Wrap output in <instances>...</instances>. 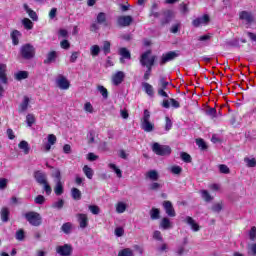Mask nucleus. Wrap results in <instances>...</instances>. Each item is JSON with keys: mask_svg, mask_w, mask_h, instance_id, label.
I'll use <instances>...</instances> for the list:
<instances>
[{"mask_svg": "<svg viewBox=\"0 0 256 256\" xmlns=\"http://www.w3.org/2000/svg\"><path fill=\"white\" fill-rule=\"evenodd\" d=\"M34 179L38 183V185H43L47 182V174H45L41 170H37L34 172Z\"/></svg>", "mask_w": 256, "mask_h": 256, "instance_id": "2eb2a0df", "label": "nucleus"}, {"mask_svg": "<svg viewBox=\"0 0 256 256\" xmlns=\"http://www.w3.org/2000/svg\"><path fill=\"white\" fill-rule=\"evenodd\" d=\"M1 221L2 223H7L9 221V215H11V211L7 207H3L0 211Z\"/></svg>", "mask_w": 256, "mask_h": 256, "instance_id": "b1692460", "label": "nucleus"}, {"mask_svg": "<svg viewBox=\"0 0 256 256\" xmlns=\"http://www.w3.org/2000/svg\"><path fill=\"white\" fill-rule=\"evenodd\" d=\"M160 227H162V229H171L173 226L171 225V220H169V218H163L160 222Z\"/></svg>", "mask_w": 256, "mask_h": 256, "instance_id": "e433bc0d", "label": "nucleus"}, {"mask_svg": "<svg viewBox=\"0 0 256 256\" xmlns=\"http://www.w3.org/2000/svg\"><path fill=\"white\" fill-rule=\"evenodd\" d=\"M88 137V143H95V131H90L87 135Z\"/></svg>", "mask_w": 256, "mask_h": 256, "instance_id": "69168bd1", "label": "nucleus"}, {"mask_svg": "<svg viewBox=\"0 0 256 256\" xmlns=\"http://www.w3.org/2000/svg\"><path fill=\"white\" fill-rule=\"evenodd\" d=\"M29 107V97L24 96L22 103L19 106V112L24 113Z\"/></svg>", "mask_w": 256, "mask_h": 256, "instance_id": "c756f323", "label": "nucleus"}, {"mask_svg": "<svg viewBox=\"0 0 256 256\" xmlns=\"http://www.w3.org/2000/svg\"><path fill=\"white\" fill-rule=\"evenodd\" d=\"M180 157L184 163H191V155L187 154L186 152H181Z\"/></svg>", "mask_w": 256, "mask_h": 256, "instance_id": "6e6d98bb", "label": "nucleus"}, {"mask_svg": "<svg viewBox=\"0 0 256 256\" xmlns=\"http://www.w3.org/2000/svg\"><path fill=\"white\" fill-rule=\"evenodd\" d=\"M27 77H29V72L27 71H19L14 74L16 81H23V79H27Z\"/></svg>", "mask_w": 256, "mask_h": 256, "instance_id": "c85d7f7f", "label": "nucleus"}, {"mask_svg": "<svg viewBox=\"0 0 256 256\" xmlns=\"http://www.w3.org/2000/svg\"><path fill=\"white\" fill-rule=\"evenodd\" d=\"M51 177L54 178V183L61 181V170H59V168H54Z\"/></svg>", "mask_w": 256, "mask_h": 256, "instance_id": "c9c22d12", "label": "nucleus"}, {"mask_svg": "<svg viewBox=\"0 0 256 256\" xmlns=\"http://www.w3.org/2000/svg\"><path fill=\"white\" fill-rule=\"evenodd\" d=\"M143 89L149 97H153L155 95V90H153V86L147 82L142 83Z\"/></svg>", "mask_w": 256, "mask_h": 256, "instance_id": "bb28decb", "label": "nucleus"}, {"mask_svg": "<svg viewBox=\"0 0 256 256\" xmlns=\"http://www.w3.org/2000/svg\"><path fill=\"white\" fill-rule=\"evenodd\" d=\"M200 193H201L202 199H204V201H206V203H211V201H213V196H211V194H209V191L201 190Z\"/></svg>", "mask_w": 256, "mask_h": 256, "instance_id": "473e14b6", "label": "nucleus"}, {"mask_svg": "<svg viewBox=\"0 0 256 256\" xmlns=\"http://www.w3.org/2000/svg\"><path fill=\"white\" fill-rule=\"evenodd\" d=\"M76 217H77L80 229H87V227L89 226V217L87 216V214L79 213L76 215Z\"/></svg>", "mask_w": 256, "mask_h": 256, "instance_id": "ddd939ff", "label": "nucleus"}, {"mask_svg": "<svg viewBox=\"0 0 256 256\" xmlns=\"http://www.w3.org/2000/svg\"><path fill=\"white\" fill-rule=\"evenodd\" d=\"M185 223H187V225H190L192 231H199L201 229V227L199 226V224L195 221V219H193L192 217L190 216H187L185 218Z\"/></svg>", "mask_w": 256, "mask_h": 256, "instance_id": "6ab92c4d", "label": "nucleus"}, {"mask_svg": "<svg viewBox=\"0 0 256 256\" xmlns=\"http://www.w3.org/2000/svg\"><path fill=\"white\" fill-rule=\"evenodd\" d=\"M163 207H164L168 217H175L177 215L175 213V208H173V204L171 203V201H164Z\"/></svg>", "mask_w": 256, "mask_h": 256, "instance_id": "a211bd4d", "label": "nucleus"}, {"mask_svg": "<svg viewBox=\"0 0 256 256\" xmlns=\"http://www.w3.org/2000/svg\"><path fill=\"white\" fill-rule=\"evenodd\" d=\"M47 139L48 143L43 146V151L49 153V151H51V146L57 143V136H55L54 134H49Z\"/></svg>", "mask_w": 256, "mask_h": 256, "instance_id": "f3484780", "label": "nucleus"}, {"mask_svg": "<svg viewBox=\"0 0 256 256\" xmlns=\"http://www.w3.org/2000/svg\"><path fill=\"white\" fill-rule=\"evenodd\" d=\"M99 53H101L99 45H93L90 47V55H92V57H97Z\"/></svg>", "mask_w": 256, "mask_h": 256, "instance_id": "4c0bfd02", "label": "nucleus"}, {"mask_svg": "<svg viewBox=\"0 0 256 256\" xmlns=\"http://www.w3.org/2000/svg\"><path fill=\"white\" fill-rule=\"evenodd\" d=\"M161 187H163V185H161L157 182H153L149 185L150 191H159V189H161Z\"/></svg>", "mask_w": 256, "mask_h": 256, "instance_id": "4d7b16f0", "label": "nucleus"}, {"mask_svg": "<svg viewBox=\"0 0 256 256\" xmlns=\"http://www.w3.org/2000/svg\"><path fill=\"white\" fill-rule=\"evenodd\" d=\"M151 119V113L149 110H144V115L141 119V127L146 133H151L155 129V124L149 121Z\"/></svg>", "mask_w": 256, "mask_h": 256, "instance_id": "f257e3e1", "label": "nucleus"}, {"mask_svg": "<svg viewBox=\"0 0 256 256\" xmlns=\"http://www.w3.org/2000/svg\"><path fill=\"white\" fill-rule=\"evenodd\" d=\"M244 162L247 167H256V159L255 158H244Z\"/></svg>", "mask_w": 256, "mask_h": 256, "instance_id": "5fc2aeb1", "label": "nucleus"}, {"mask_svg": "<svg viewBox=\"0 0 256 256\" xmlns=\"http://www.w3.org/2000/svg\"><path fill=\"white\" fill-rule=\"evenodd\" d=\"M19 149H21L24 153V155H29V151H31V148L29 147V143L25 140H22L18 144Z\"/></svg>", "mask_w": 256, "mask_h": 256, "instance_id": "cd10ccee", "label": "nucleus"}, {"mask_svg": "<svg viewBox=\"0 0 256 256\" xmlns=\"http://www.w3.org/2000/svg\"><path fill=\"white\" fill-rule=\"evenodd\" d=\"M24 217L33 227H39L41 223H43V217H41V214L35 211H30L24 214Z\"/></svg>", "mask_w": 256, "mask_h": 256, "instance_id": "f03ea898", "label": "nucleus"}, {"mask_svg": "<svg viewBox=\"0 0 256 256\" xmlns=\"http://www.w3.org/2000/svg\"><path fill=\"white\" fill-rule=\"evenodd\" d=\"M211 210L214 213H221V211L223 210V203H215V204H213Z\"/></svg>", "mask_w": 256, "mask_h": 256, "instance_id": "09e8293b", "label": "nucleus"}, {"mask_svg": "<svg viewBox=\"0 0 256 256\" xmlns=\"http://www.w3.org/2000/svg\"><path fill=\"white\" fill-rule=\"evenodd\" d=\"M196 145H198L201 151H207V143H205V140L201 138L196 139Z\"/></svg>", "mask_w": 256, "mask_h": 256, "instance_id": "a19ab883", "label": "nucleus"}, {"mask_svg": "<svg viewBox=\"0 0 256 256\" xmlns=\"http://www.w3.org/2000/svg\"><path fill=\"white\" fill-rule=\"evenodd\" d=\"M16 239L18 241H23V239H25V231H23V229H20L16 232Z\"/></svg>", "mask_w": 256, "mask_h": 256, "instance_id": "052dcab7", "label": "nucleus"}, {"mask_svg": "<svg viewBox=\"0 0 256 256\" xmlns=\"http://www.w3.org/2000/svg\"><path fill=\"white\" fill-rule=\"evenodd\" d=\"M0 81H2L4 85H7L8 83L6 64H0Z\"/></svg>", "mask_w": 256, "mask_h": 256, "instance_id": "aec40b11", "label": "nucleus"}, {"mask_svg": "<svg viewBox=\"0 0 256 256\" xmlns=\"http://www.w3.org/2000/svg\"><path fill=\"white\" fill-rule=\"evenodd\" d=\"M84 111H86V113H93V105L91 102H86L84 104Z\"/></svg>", "mask_w": 256, "mask_h": 256, "instance_id": "0e129e2a", "label": "nucleus"}, {"mask_svg": "<svg viewBox=\"0 0 256 256\" xmlns=\"http://www.w3.org/2000/svg\"><path fill=\"white\" fill-rule=\"evenodd\" d=\"M159 88H158V95H160V97H169V94H167V92L165 91L167 89V87L169 86V82H167L165 80V78L161 77L159 79Z\"/></svg>", "mask_w": 256, "mask_h": 256, "instance_id": "0eeeda50", "label": "nucleus"}, {"mask_svg": "<svg viewBox=\"0 0 256 256\" xmlns=\"http://www.w3.org/2000/svg\"><path fill=\"white\" fill-rule=\"evenodd\" d=\"M20 37H21V32H19L18 30H14L11 33V39H12L13 45H19V38Z\"/></svg>", "mask_w": 256, "mask_h": 256, "instance_id": "7c9ffc66", "label": "nucleus"}, {"mask_svg": "<svg viewBox=\"0 0 256 256\" xmlns=\"http://www.w3.org/2000/svg\"><path fill=\"white\" fill-rule=\"evenodd\" d=\"M125 80V72L123 71H117L113 76H112V83L113 85H121L123 81Z\"/></svg>", "mask_w": 256, "mask_h": 256, "instance_id": "dca6fc26", "label": "nucleus"}, {"mask_svg": "<svg viewBox=\"0 0 256 256\" xmlns=\"http://www.w3.org/2000/svg\"><path fill=\"white\" fill-rule=\"evenodd\" d=\"M63 205H65V201L63 199H60L59 201L55 202L52 207L54 209H63Z\"/></svg>", "mask_w": 256, "mask_h": 256, "instance_id": "680f3d73", "label": "nucleus"}, {"mask_svg": "<svg viewBox=\"0 0 256 256\" xmlns=\"http://www.w3.org/2000/svg\"><path fill=\"white\" fill-rule=\"evenodd\" d=\"M72 227H73V224H71V222H66L62 225L61 231H63V233H66V235H69V233H71Z\"/></svg>", "mask_w": 256, "mask_h": 256, "instance_id": "58836bf2", "label": "nucleus"}, {"mask_svg": "<svg viewBox=\"0 0 256 256\" xmlns=\"http://www.w3.org/2000/svg\"><path fill=\"white\" fill-rule=\"evenodd\" d=\"M157 56H151V50L144 52L140 57L142 67H153Z\"/></svg>", "mask_w": 256, "mask_h": 256, "instance_id": "7ed1b4c3", "label": "nucleus"}, {"mask_svg": "<svg viewBox=\"0 0 256 256\" xmlns=\"http://www.w3.org/2000/svg\"><path fill=\"white\" fill-rule=\"evenodd\" d=\"M7 183H9V180L6 178H0V189H7Z\"/></svg>", "mask_w": 256, "mask_h": 256, "instance_id": "338daca9", "label": "nucleus"}, {"mask_svg": "<svg viewBox=\"0 0 256 256\" xmlns=\"http://www.w3.org/2000/svg\"><path fill=\"white\" fill-rule=\"evenodd\" d=\"M83 172L88 179H93V169H91V167H89L88 165H85L83 167Z\"/></svg>", "mask_w": 256, "mask_h": 256, "instance_id": "ea45409f", "label": "nucleus"}, {"mask_svg": "<svg viewBox=\"0 0 256 256\" xmlns=\"http://www.w3.org/2000/svg\"><path fill=\"white\" fill-rule=\"evenodd\" d=\"M119 55H121L120 63H125V59L131 60V52L127 48H120Z\"/></svg>", "mask_w": 256, "mask_h": 256, "instance_id": "412c9836", "label": "nucleus"}, {"mask_svg": "<svg viewBox=\"0 0 256 256\" xmlns=\"http://www.w3.org/2000/svg\"><path fill=\"white\" fill-rule=\"evenodd\" d=\"M218 168H219V172L223 173L224 175H229L231 173V170L225 164H220Z\"/></svg>", "mask_w": 256, "mask_h": 256, "instance_id": "a18cd8bd", "label": "nucleus"}, {"mask_svg": "<svg viewBox=\"0 0 256 256\" xmlns=\"http://www.w3.org/2000/svg\"><path fill=\"white\" fill-rule=\"evenodd\" d=\"M55 187H54V193L55 195H63V182L61 181H58V182H55Z\"/></svg>", "mask_w": 256, "mask_h": 256, "instance_id": "2f4dec72", "label": "nucleus"}, {"mask_svg": "<svg viewBox=\"0 0 256 256\" xmlns=\"http://www.w3.org/2000/svg\"><path fill=\"white\" fill-rule=\"evenodd\" d=\"M20 53L23 59H33L35 57V47L31 44H24L20 49Z\"/></svg>", "mask_w": 256, "mask_h": 256, "instance_id": "39448f33", "label": "nucleus"}, {"mask_svg": "<svg viewBox=\"0 0 256 256\" xmlns=\"http://www.w3.org/2000/svg\"><path fill=\"white\" fill-rule=\"evenodd\" d=\"M177 57H179V53L175 51L163 54L160 60V65H165V63H169V61H173V59H177Z\"/></svg>", "mask_w": 256, "mask_h": 256, "instance_id": "9d476101", "label": "nucleus"}, {"mask_svg": "<svg viewBox=\"0 0 256 256\" xmlns=\"http://www.w3.org/2000/svg\"><path fill=\"white\" fill-rule=\"evenodd\" d=\"M24 10L29 15L30 19H32V21H37V19H39V17L37 16V12L29 8V5L24 4Z\"/></svg>", "mask_w": 256, "mask_h": 256, "instance_id": "a878e982", "label": "nucleus"}, {"mask_svg": "<svg viewBox=\"0 0 256 256\" xmlns=\"http://www.w3.org/2000/svg\"><path fill=\"white\" fill-rule=\"evenodd\" d=\"M175 19V12L172 10H166L163 12V18L160 20L161 27H165V25H169L171 21Z\"/></svg>", "mask_w": 256, "mask_h": 256, "instance_id": "423d86ee", "label": "nucleus"}, {"mask_svg": "<svg viewBox=\"0 0 256 256\" xmlns=\"http://www.w3.org/2000/svg\"><path fill=\"white\" fill-rule=\"evenodd\" d=\"M22 24L24 25L25 29H27L28 31L33 29V22L29 20V18H24L22 20Z\"/></svg>", "mask_w": 256, "mask_h": 256, "instance_id": "37998d69", "label": "nucleus"}, {"mask_svg": "<svg viewBox=\"0 0 256 256\" xmlns=\"http://www.w3.org/2000/svg\"><path fill=\"white\" fill-rule=\"evenodd\" d=\"M133 23V17L128 16H119L117 19V25L119 27H129Z\"/></svg>", "mask_w": 256, "mask_h": 256, "instance_id": "f8f14e48", "label": "nucleus"}, {"mask_svg": "<svg viewBox=\"0 0 256 256\" xmlns=\"http://www.w3.org/2000/svg\"><path fill=\"white\" fill-rule=\"evenodd\" d=\"M126 209H127V206L123 202L118 203L116 206L117 213H125Z\"/></svg>", "mask_w": 256, "mask_h": 256, "instance_id": "864d4df0", "label": "nucleus"}, {"mask_svg": "<svg viewBox=\"0 0 256 256\" xmlns=\"http://www.w3.org/2000/svg\"><path fill=\"white\" fill-rule=\"evenodd\" d=\"M102 50L104 51V54L109 55V53H111V42L104 41Z\"/></svg>", "mask_w": 256, "mask_h": 256, "instance_id": "de8ad7c7", "label": "nucleus"}, {"mask_svg": "<svg viewBox=\"0 0 256 256\" xmlns=\"http://www.w3.org/2000/svg\"><path fill=\"white\" fill-rule=\"evenodd\" d=\"M209 21H211L209 15L204 14L202 17L194 19L192 25L193 27H201V25H209Z\"/></svg>", "mask_w": 256, "mask_h": 256, "instance_id": "9b49d317", "label": "nucleus"}, {"mask_svg": "<svg viewBox=\"0 0 256 256\" xmlns=\"http://www.w3.org/2000/svg\"><path fill=\"white\" fill-rule=\"evenodd\" d=\"M56 84H57V87H59V89H62L64 91H67V89H69V87H71V83L63 75L58 76V78L56 80Z\"/></svg>", "mask_w": 256, "mask_h": 256, "instance_id": "6e6552de", "label": "nucleus"}, {"mask_svg": "<svg viewBox=\"0 0 256 256\" xmlns=\"http://www.w3.org/2000/svg\"><path fill=\"white\" fill-rule=\"evenodd\" d=\"M157 9H159V4L153 3L150 8L149 17H154V19H159V17H161V12H159Z\"/></svg>", "mask_w": 256, "mask_h": 256, "instance_id": "5701e85b", "label": "nucleus"}, {"mask_svg": "<svg viewBox=\"0 0 256 256\" xmlns=\"http://www.w3.org/2000/svg\"><path fill=\"white\" fill-rule=\"evenodd\" d=\"M71 195L74 201H81V191L78 188H72Z\"/></svg>", "mask_w": 256, "mask_h": 256, "instance_id": "72a5a7b5", "label": "nucleus"}, {"mask_svg": "<svg viewBox=\"0 0 256 256\" xmlns=\"http://www.w3.org/2000/svg\"><path fill=\"white\" fill-rule=\"evenodd\" d=\"M145 178L150 179V181H159V172L157 170H150L145 173Z\"/></svg>", "mask_w": 256, "mask_h": 256, "instance_id": "393cba45", "label": "nucleus"}, {"mask_svg": "<svg viewBox=\"0 0 256 256\" xmlns=\"http://www.w3.org/2000/svg\"><path fill=\"white\" fill-rule=\"evenodd\" d=\"M96 21L99 25H103V23H107V14H105L104 12L98 13Z\"/></svg>", "mask_w": 256, "mask_h": 256, "instance_id": "f704fd0d", "label": "nucleus"}, {"mask_svg": "<svg viewBox=\"0 0 256 256\" xmlns=\"http://www.w3.org/2000/svg\"><path fill=\"white\" fill-rule=\"evenodd\" d=\"M97 89L99 93H101L102 97H104V99H107L109 97V92L107 91V88H105V86H98Z\"/></svg>", "mask_w": 256, "mask_h": 256, "instance_id": "8fccbe9b", "label": "nucleus"}, {"mask_svg": "<svg viewBox=\"0 0 256 256\" xmlns=\"http://www.w3.org/2000/svg\"><path fill=\"white\" fill-rule=\"evenodd\" d=\"M109 168L112 169V170H114V172L116 173V175H117V177H118L119 179H121V177H123V173L121 172V169H119V168L117 167V165H115V164H109Z\"/></svg>", "mask_w": 256, "mask_h": 256, "instance_id": "49530a36", "label": "nucleus"}, {"mask_svg": "<svg viewBox=\"0 0 256 256\" xmlns=\"http://www.w3.org/2000/svg\"><path fill=\"white\" fill-rule=\"evenodd\" d=\"M160 211L157 208H152L150 211V217L153 221L159 219Z\"/></svg>", "mask_w": 256, "mask_h": 256, "instance_id": "79ce46f5", "label": "nucleus"}, {"mask_svg": "<svg viewBox=\"0 0 256 256\" xmlns=\"http://www.w3.org/2000/svg\"><path fill=\"white\" fill-rule=\"evenodd\" d=\"M239 19H241V21H243L245 25H251V23H253L254 21L253 14L247 11L240 12Z\"/></svg>", "mask_w": 256, "mask_h": 256, "instance_id": "4468645a", "label": "nucleus"}, {"mask_svg": "<svg viewBox=\"0 0 256 256\" xmlns=\"http://www.w3.org/2000/svg\"><path fill=\"white\" fill-rule=\"evenodd\" d=\"M249 238L251 241H256V227L253 226L249 231Z\"/></svg>", "mask_w": 256, "mask_h": 256, "instance_id": "e2e57ef3", "label": "nucleus"}, {"mask_svg": "<svg viewBox=\"0 0 256 256\" xmlns=\"http://www.w3.org/2000/svg\"><path fill=\"white\" fill-rule=\"evenodd\" d=\"M55 61H57V51H51L47 54L44 64L51 65V63H55Z\"/></svg>", "mask_w": 256, "mask_h": 256, "instance_id": "4be33fe9", "label": "nucleus"}, {"mask_svg": "<svg viewBox=\"0 0 256 256\" xmlns=\"http://www.w3.org/2000/svg\"><path fill=\"white\" fill-rule=\"evenodd\" d=\"M56 252L58 253V255L61 256H71V254L73 253V247H71V245L69 244L58 246L56 248Z\"/></svg>", "mask_w": 256, "mask_h": 256, "instance_id": "1a4fd4ad", "label": "nucleus"}, {"mask_svg": "<svg viewBox=\"0 0 256 256\" xmlns=\"http://www.w3.org/2000/svg\"><path fill=\"white\" fill-rule=\"evenodd\" d=\"M88 209H89V211H91V213L93 214V215H99V213H100V209H99V206H96V205H90V206H88Z\"/></svg>", "mask_w": 256, "mask_h": 256, "instance_id": "bf43d9fd", "label": "nucleus"}, {"mask_svg": "<svg viewBox=\"0 0 256 256\" xmlns=\"http://www.w3.org/2000/svg\"><path fill=\"white\" fill-rule=\"evenodd\" d=\"M152 151L156 155H160L161 157H165V155H171V147L167 145H161L155 142L152 145Z\"/></svg>", "mask_w": 256, "mask_h": 256, "instance_id": "20e7f679", "label": "nucleus"}, {"mask_svg": "<svg viewBox=\"0 0 256 256\" xmlns=\"http://www.w3.org/2000/svg\"><path fill=\"white\" fill-rule=\"evenodd\" d=\"M114 234L116 237H123L125 235V229H123V227H117L114 230Z\"/></svg>", "mask_w": 256, "mask_h": 256, "instance_id": "13d9d810", "label": "nucleus"}, {"mask_svg": "<svg viewBox=\"0 0 256 256\" xmlns=\"http://www.w3.org/2000/svg\"><path fill=\"white\" fill-rule=\"evenodd\" d=\"M118 256H133V250L131 248L123 249L118 253Z\"/></svg>", "mask_w": 256, "mask_h": 256, "instance_id": "603ef678", "label": "nucleus"}, {"mask_svg": "<svg viewBox=\"0 0 256 256\" xmlns=\"http://www.w3.org/2000/svg\"><path fill=\"white\" fill-rule=\"evenodd\" d=\"M42 185L44 187V191L46 192V194L49 195L50 193H52L53 189L51 188V185H49L48 181Z\"/></svg>", "mask_w": 256, "mask_h": 256, "instance_id": "774afa93", "label": "nucleus"}, {"mask_svg": "<svg viewBox=\"0 0 256 256\" xmlns=\"http://www.w3.org/2000/svg\"><path fill=\"white\" fill-rule=\"evenodd\" d=\"M26 123H27L28 127H33V125L35 124V115L28 114L26 116Z\"/></svg>", "mask_w": 256, "mask_h": 256, "instance_id": "c03bdc74", "label": "nucleus"}, {"mask_svg": "<svg viewBox=\"0 0 256 256\" xmlns=\"http://www.w3.org/2000/svg\"><path fill=\"white\" fill-rule=\"evenodd\" d=\"M248 255L256 256V243L248 245Z\"/></svg>", "mask_w": 256, "mask_h": 256, "instance_id": "3c124183", "label": "nucleus"}]
</instances>
